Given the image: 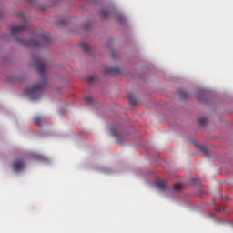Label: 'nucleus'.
I'll return each mask as SVG.
<instances>
[{"mask_svg": "<svg viewBox=\"0 0 233 233\" xmlns=\"http://www.w3.org/2000/svg\"><path fill=\"white\" fill-rule=\"evenodd\" d=\"M46 86V81H42L38 85H35L32 87H27L25 91V96H29L31 101H36V99H39L41 96H43V91L45 90V87Z\"/></svg>", "mask_w": 233, "mask_h": 233, "instance_id": "obj_1", "label": "nucleus"}, {"mask_svg": "<svg viewBox=\"0 0 233 233\" xmlns=\"http://www.w3.org/2000/svg\"><path fill=\"white\" fill-rule=\"evenodd\" d=\"M52 44V35L50 33H44L39 36V40L31 39L25 45L32 48H39V46H48Z\"/></svg>", "mask_w": 233, "mask_h": 233, "instance_id": "obj_2", "label": "nucleus"}, {"mask_svg": "<svg viewBox=\"0 0 233 233\" xmlns=\"http://www.w3.org/2000/svg\"><path fill=\"white\" fill-rule=\"evenodd\" d=\"M18 17H20L24 25L11 26L12 35H15V34H19V32H25L28 28V25L26 24V15L24 12H22L18 15Z\"/></svg>", "mask_w": 233, "mask_h": 233, "instance_id": "obj_3", "label": "nucleus"}, {"mask_svg": "<svg viewBox=\"0 0 233 233\" xmlns=\"http://www.w3.org/2000/svg\"><path fill=\"white\" fill-rule=\"evenodd\" d=\"M34 61L36 65V68L38 70V74L45 77L46 74V66L41 61V58H34Z\"/></svg>", "mask_w": 233, "mask_h": 233, "instance_id": "obj_4", "label": "nucleus"}, {"mask_svg": "<svg viewBox=\"0 0 233 233\" xmlns=\"http://www.w3.org/2000/svg\"><path fill=\"white\" fill-rule=\"evenodd\" d=\"M12 168L15 172H21L25 168V160L22 158H16L12 164Z\"/></svg>", "mask_w": 233, "mask_h": 233, "instance_id": "obj_5", "label": "nucleus"}, {"mask_svg": "<svg viewBox=\"0 0 233 233\" xmlns=\"http://www.w3.org/2000/svg\"><path fill=\"white\" fill-rule=\"evenodd\" d=\"M110 136L116 139V143H121L123 137H125V135L121 131L114 128L110 129Z\"/></svg>", "mask_w": 233, "mask_h": 233, "instance_id": "obj_6", "label": "nucleus"}, {"mask_svg": "<svg viewBox=\"0 0 233 233\" xmlns=\"http://www.w3.org/2000/svg\"><path fill=\"white\" fill-rule=\"evenodd\" d=\"M105 74L106 76H121V69L119 67H113V68H105Z\"/></svg>", "mask_w": 233, "mask_h": 233, "instance_id": "obj_7", "label": "nucleus"}, {"mask_svg": "<svg viewBox=\"0 0 233 233\" xmlns=\"http://www.w3.org/2000/svg\"><path fill=\"white\" fill-rule=\"evenodd\" d=\"M155 185L157 188H158L159 190H167V188L168 187V184L167 183V180H163V179L156 180Z\"/></svg>", "mask_w": 233, "mask_h": 233, "instance_id": "obj_8", "label": "nucleus"}, {"mask_svg": "<svg viewBox=\"0 0 233 233\" xmlns=\"http://www.w3.org/2000/svg\"><path fill=\"white\" fill-rule=\"evenodd\" d=\"M197 150L198 152H200L204 156H208V157L210 156V151H208V147H197Z\"/></svg>", "mask_w": 233, "mask_h": 233, "instance_id": "obj_9", "label": "nucleus"}, {"mask_svg": "<svg viewBox=\"0 0 233 233\" xmlns=\"http://www.w3.org/2000/svg\"><path fill=\"white\" fill-rule=\"evenodd\" d=\"M127 99H128L130 105H132L133 106L137 104V100H136V96H134V95H132V94L127 95Z\"/></svg>", "mask_w": 233, "mask_h": 233, "instance_id": "obj_10", "label": "nucleus"}, {"mask_svg": "<svg viewBox=\"0 0 233 233\" xmlns=\"http://www.w3.org/2000/svg\"><path fill=\"white\" fill-rule=\"evenodd\" d=\"M108 15H110V13L108 11H106V10L100 11V16L102 17V19H108Z\"/></svg>", "mask_w": 233, "mask_h": 233, "instance_id": "obj_11", "label": "nucleus"}, {"mask_svg": "<svg viewBox=\"0 0 233 233\" xmlns=\"http://www.w3.org/2000/svg\"><path fill=\"white\" fill-rule=\"evenodd\" d=\"M35 121V125H36L37 127H41V123L43 121V118H41V116H35L34 118Z\"/></svg>", "mask_w": 233, "mask_h": 233, "instance_id": "obj_12", "label": "nucleus"}, {"mask_svg": "<svg viewBox=\"0 0 233 233\" xmlns=\"http://www.w3.org/2000/svg\"><path fill=\"white\" fill-rule=\"evenodd\" d=\"M82 49L84 50V52H90V45L86 44V43H83L81 45Z\"/></svg>", "mask_w": 233, "mask_h": 233, "instance_id": "obj_13", "label": "nucleus"}, {"mask_svg": "<svg viewBox=\"0 0 233 233\" xmlns=\"http://www.w3.org/2000/svg\"><path fill=\"white\" fill-rule=\"evenodd\" d=\"M179 96L181 99H187V97H188V93L185 91H179Z\"/></svg>", "mask_w": 233, "mask_h": 233, "instance_id": "obj_14", "label": "nucleus"}, {"mask_svg": "<svg viewBox=\"0 0 233 233\" xmlns=\"http://www.w3.org/2000/svg\"><path fill=\"white\" fill-rule=\"evenodd\" d=\"M198 123L201 127H205L206 123H207V118L202 117L198 119Z\"/></svg>", "mask_w": 233, "mask_h": 233, "instance_id": "obj_15", "label": "nucleus"}, {"mask_svg": "<svg viewBox=\"0 0 233 233\" xmlns=\"http://www.w3.org/2000/svg\"><path fill=\"white\" fill-rule=\"evenodd\" d=\"M35 159H37L38 161H46V157L41 155H36Z\"/></svg>", "mask_w": 233, "mask_h": 233, "instance_id": "obj_16", "label": "nucleus"}, {"mask_svg": "<svg viewBox=\"0 0 233 233\" xmlns=\"http://www.w3.org/2000/svg\"><path fill=\"white\" fill-rule=\"evenodd\" d=\"M192 185H201V180H198L196 178H191Z\"/></svg>", "mask_w": 233, "mask_h": 233, "instance_id": "obj_17", "label": "nucleus"}, {"mask_svg": "<svg viewBox=\"0 0 233 233\" xmlns=\"http://www.w3.org/2000/svg\"><path fill=\"white\" fill-rule=\"evenodd\" d=\"M173 188L174 190H181V188H183V186L181 184H175Z\"/></svg>", "mask_w": 233, "mask_h": 233, "instance_id": "obj_18", "label": "nucleus"}, {"mask_svg": "<svg viewBox=\"0 0 233 233\" xmlns=\"http://www.w3.org/2000/svg\"><path fill=\"white\" fill-rule=\"evenodd\" d=\"M95 80H96L95 76H91L87 77V83H94Z\"/></svg>", "mask_w": 233, "mask_h": 233, "instance_id": "obj_19", "label": "nucleus"}, {"mask_svg": "<svg viewBox=\"0 0 233 233\" xmlns=\"http://www.w3.org/2000/svg\"><path fill=\"white\" fill-rule=\"evenodd\" d=\"M86 103H92L93 101H94V97H92V96H87V97H86Z\"/></svg>", "mask_w": 233, "mask_h": 233, "instance_id": "obj_20", "label": "nucleus"}, {"mask_svg": "<svg viewBox=\"0 0 233 233\" xmlns=\"http://www.w3.org/2000/svg\"><path fill=\"white\" fill-rule=\"evenodd\" d=\"M118 21L119 23H123V21H125V18H123V16H118Z\"/></svg>", "mask_w": 233, "mask_h": 233, "instance_id": "obj_21", "label": "nucleus"}, {"mask_svg": "<svg viewBox=\"0 0 233 233\" xmlns=\"http://www.w3.org/2000/svg\"><path fill=\"white\" fill-rule=\"evenodd\" d=\"M194 147H199V145L196 142H193Z\"/></svg>", "mask_w": 233, "mask_h": 233, "instance_id": "obj_22", "label": "nucleus"}, {"mask_svg": "<svg viewBox=\"0 0 233 233\" xmlns=\"http://www.w3.org/2000/svg\"><path fill=\"white\" fill-rule=\"evenodd\" d=\"M198 101H202L201 97H199V96H198Z\"/></svg>", "mask_w": 233, "mask_h": 233, "instance_id": "obj_23", "label": "nucleus"}, {"mask_svg": "<svg viewBox=\"0 0 233 233\" xmlns=\"http://www.w3.org/2000/svg\"><path fill=\"white\" fill-rule=\"evenodd\" d=\"M217 210V212H221V209H216Z\"/></svg>", "mask_w": 233, "mask_h": 233, "instance_id": "obj_24", "label": "nucleus"}, {"mask_svg": "<svg viewBox=\"0 0 233 233\" xmlns=\"http://www.w3.org/2000/svg\"><path fill=\"white\" fill-rule=\"evenodd\" d=\"M214 205H215V207H217V206H218V204H216L215 202H214Z\"/></svg>", "mask_w": 233, "mask_h": 233, "instance_id": "obj_25", "label": "nucleus"}]
</instances>
